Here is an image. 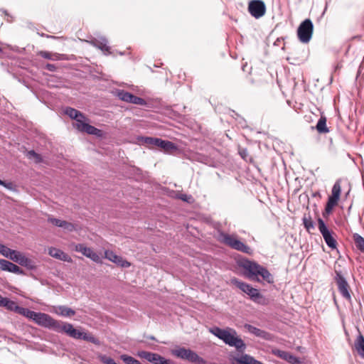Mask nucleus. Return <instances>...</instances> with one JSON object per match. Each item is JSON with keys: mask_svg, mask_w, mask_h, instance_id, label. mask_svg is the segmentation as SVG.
<instances>
[{"mask_svg": "<svg viewBox=\"0 0 364 364\" xmlns=\"http://www.w3.org/2000/svg\"><path fill=\"white\" fill-rule=\"evenodd\" d=\"M24 316L32 320L38 326L53 330L57 333H65L73 338L84 340L97 346L100 345V340L92 334L80 331L75 328L71 323L55 320L47 314L35 312L27 309Z\"/></svg>", "mask_w": 364, "mask_h": 364, "instance_id": "nucleus-1", "label": "nucleus"}, {"mask_svg": "<svg viewBox=\"0 0 364 364\" xmlns=\"http://www.w3.org/2000/svg\"><path fill=\"white\" fill-rule=\"evenodd\" d=\"M209 332L222 340L226 345L235 347L240 353H243L246 349V344L237 333V331L231 328H220L218 326H213L209 328Z\"/></svg>", "mask_w": 364, "mask_h": 364, "instance_id": "nucleus-2", "label": "nucleus"}, {"mask_svg": "<svg viewBox=\"0 0 364 364\" xmlns=\"http://www.w3.org/2000/svg\"><path fill=\"white\" fill-rule=\"evenodd\" d=\"M242 267L247 272V277L253 281L260 282L259 277L269 284L274 282V277L268 269L255 262L245 260Z\"/></svg>", "mask_w": 364, "mask_h": 364, "instance_id": "nucleus-3", "label": "nucleus"}, {"mask_svg": "<svg viewBox=\"0 0 364 364\" xmlns=\"http://www.w3.org/2000/svg\"><path fill=\"white\" fill-rule=\"evenodd\" d=\"M231 283L240 289L242 292L247 294L250 299L259 304H266L267 300L261 294L257 289L253 288L251 285L239 280L237 278L231 279Z\"/></svg>", "mask_w": 364, "mask_h": 364, "instance_id": "nucleus-4", "label": "nucleus"}, {"mask_svg": "<svg viewBox=\"0 0 364 364\" xmlns=\"http://www.w3.org/2000/svg\"><path fill=\"white\" fill-rule=\"evenodd\" d=\"M218 240L232 249L243 253L251 254L252 252V249L248 245L239 240L235 235L219 232Z\"/></svg>", "mask_w": 364, "mask_h": 364, "instance_id": "nucleus-5", "label": "nucleus"}, {"mask_svg": "<svg viewBox=\"0 0 364 364\" xmlns=\"http://www.w3.org/2000/svg\"><path fill=\"white\" fill-rule=\"evenodd\" d=\"M171 353L176 358L188 360L193 363H205L203 358L200 357L196 352L184 347H178L176 348L172 349L171 350Z\"/></svg>", "mask_w": 364, "mask_h": 364, "instance_id": "nucleus-6", "label": "nucleus"}, {"mask_svg": "<svg viewBox=\"0 0 364 364\" xmlns=\"http://www.w3.org/2000/svg\"><path fill=\"white\" fill-rule=\"evenodd\" d=\"M314 25L309 18L302 21L297 29V36L299 40L303 43H307L312 37Z\"/></svg>", "mask_w": 364, "mask_h": 364, "instance_id": "nucleus-7", "label": "nucleus"}, {"mask_svg": "<svg viewBox=\"0 0 364 364\" xmlns=\"http://www.w3.org/2000/svg\"><path fill=\"white\" fill-rule=\"evenodd\" d=\"M335 273L336 276L334 277V280L338 287L339 293L343 296V298L350 302L352 299L350 294L351 290L347 280L340 271L336 270Z\"/></svg>", "mask_w": 364, "mask_h": 364, "instance_id": "nucleus-8", "label": "nucleus"}, {"mask_svg": "<svg viewBox=\"0 0 364 364\" xmlns=\"http://www.w3.org/2000/svg\"><path fill=\"white\" fill-rule=\"evenodd\" d=\"M341 192V180H337L333 186L331 190V196L328 198V201L326 204L325 212L327 214H330L333 208L338 204L340 199Z\"/></svg>", "mask_w": 364, "mask_h": 364, "instance_id": "nucleus-9", "label": "nucleus"}, {"mask_svg": "<svg viewBox=\"0 0 364 364\" xmlns=\"http://www.w3.org/2000/svg\"><path fill=\"white\" fill-rule=\"evenodd\" d=\"M137 356L141 359H144L153 364H175V363L169 359H166L161 355L146 350H140L137 352Z\"/></svg>", "mask_w": 364, "mask_h": 364, "instance_id": "nucleus-10", "label": "nucleus"}, {"mask_svg": "<svg viewBox=\"0 0 364 364\" xmlns=\"http://www.w3.org/2000/svg\"><path fill=\"white\" fill-rule=\"evenodd\" d=\"M318 230L322 235L325 242L331 249H336L337 242L333 236V232L330 231L321 218L318 219Z\"/></svg>", "mask_w": 364, "mask_h": 364, "instance_id": "nucleus-11", "label": "nucleus"}, {"mask_svg": "<svg viewBox=\"0 0 364 364\" xmlns=\"http://www.w3.org/2000/svg\"><path fill=\"white\" fill-rule=\"evenodd\" d=\"M248 11L252 16L258 19L266 13V5L262 0H252L248 4Z\"/></svg>", "mask_w": 364, "mask_h": 364, "instance_id": "nucleus-12", "label": "nucleus"}, {"mask_svg": "<svg viewBox=\"0 0 364 364\" xmlns=\"http://www.w3.org/2000/svg\"><path fill=\"white\" fill-rule=\"evenodd\" d=\"M77 130L82 132H85L88 134L95 135L96 136H102V131L99 129L94 126H92L86 122V121L79 122V124L77 125Z\"/></svg>", "mask_w": 364, "mask_h": 364, "instance_id": "nucleus-13", "label": "nucleus"}, {"mask_svg": "<svg viewBox=\"0 0 364 364\" xmlns=\"http://www.w3.org/2000/svg\"><path fill=\"white\" fill-rule=\"evenodd\" d=\"M11 260L29 269H36L34 262L18 251H16V254L13 255Z\"/></svg>", "mask_w": 364, "mask_h": 364, "instance_id": "nucleus-14", "label": "nucleus"}, {"mask_svg": "<svg viewBox=\"0 0 364 364\" xmlns=\"http://www.w3.org/2000/svg\"><path fill=\"white\" fill-rule=\"evenodd\" d=\"M0 307H4L7 310L16 312L20 315L25 316L27 308L19 306L15 301L10 300L9 298H5L1 306Z\"/></svg>", "mask_w": 364, "mask_h": 364, "instance_id": "nucleus-15", "label": "nucleus"}, {"mask_svg": "<svg viewBox=\"0 0 364 364\" xmlns=\"http://www.w3.org/2000/svg\"><path fill=\"white\" fill-rule=\"evenodd\" d=\"M64 113L68 115L71 119L75 120V127L77 128V125L79 124V122L87 121V119L86 117L80 111L73 108L68 107L65 109Z\"/></svg>", "mask_w": 364, "mask_h": 364, "instance_id": "nucleus-16", "label": "nucleus"}, {"mask_svg": "<svg viewBox=\"0 0 364 364\" xmlns=\"http://www.w3.org/2000/svg\"><path fill=\"white\" fill-rule=\"evenodd\" d=\"M93 46L100 49L105 55L110 54V47L107 45L108 41L105 37L101 36L93 38L90 41Z\"/></svg>", "mask_w": 364, "mask_h": 364, "instance_id": "nucleus-17", "label": "nucleus"}, {"mask_svg": "<svg viewBox=\"0 0 364 364\" xmlns=\"http://www.w3.org/2000/svg\"><path fill=\"white\" fill-rule=\"evenodd\" d=\"M0 269L17 274H22L23 273V271L18 266L4 259H0Z\"/></svg>", "mask_w": 364, "mask_h": 364, "instance_id": "nucleus-18", "label": "nucleus"}, {"mask_svg": "<svg viewBox=\"0 0 364 364\" xmlns=\"http://www.w3.org/2000/svg\"><path fill=\"white\" fill-rule=\"evenodd\" d=\"M105 257L108 259L109 261L117 264V265L122 267H129L131 264L127 260L122 259V257L117 255L112 251H105Z\"/></svg>", "mask_w": 364, "mask_h": 364, "instance_id": "nucleus-19", "label": "nucleus"}, {"mask_svg": "<svg viewBox=\"0 0 364 364\" xmlns=\"http://www.w3.org/2000/svg\"><path fill=\"white\" fill-rule=\"evenodd\" d=\"M244 327L249 333L255 335L257 337L265 340H269L271 338V335L268 332L259 329L254 326L246 323L245 324Z\"/></svg>", "mask_w": 364, "mask_h": 364, "instance_id": "nucleus-20", "label": "nucleus"}, {"mask_svg": "<svg viewBox=\"0 0 364 364\" xmlns=\"http://www.w3.org/2000/svg\"><path fill=\"white\" fill-rule=\"evenodd\" d=\"M48 254L58 259H60L63 262H71L72 259L71 257L66 253H65L63 251H62L60 249L55 248V247H50L48 249Z\"/></svg>", "mask_w": 364, "mask_h": 364, "instance_id": "nucleus-21", "label": "nucleus"}, {"mask_svg": "<svg viewBox=\"0 0 364 364\" xmlns=\"http://www.w3.org/2000/svg\"><path fill=\"white\" fill-rule=\"evenodd\" d=\"M277 355L282 359L287 361L290 364H300L299 358L289 352L284 350H277Z\"/></svg>", "mask_w": 364, "mask_h": 364, "instance_id": "nucleus-22", "label": "nucleus"}, {"mask_svg": "<svg viewBox=\"0 0 364 364\" xmlns=\"http://www.w3.org/2000/svg\"><path fill=\"white\" fill-rule=\"evenodd\" d=\"M55 312L64 317H71L75 314V311L66 306H58Z\"/></svg>", "mask_w": 364, "mask_h": 364, "instance_id": "nucleus-23", "label": "nucleus"}, {"mask_svg": "<svg viewBox=\"0 0 364 364\" xmlns=\"http://www.w3.org/2000/svg\"><path fill=\"white\" fill-rule=\"evenodd\" d=\"M354 346L358 355L364 359V337L362 334L358 336Z\"/></svg>", "mask_w": 364, "mask_h": 364, "instance_id": "nucleus-24", "label": "nucleus"}, {"mask_svg": "<svg viewBox=\"0 0 364 364\" xmlns=\"http://www.w3.org/2000/svg\"><path fill=\"white\" fill-rule=\"evenodd\" d=\"M353 239L355 247L361 252H364V238L359 234L354 233L353 235Z\"/></svg>", "mask_w": 364, "mask_h": 364, "instance_id": "nucleus-25", "label": "nucleus"}, {"mask_svg": "<svg viewBox=\"0 0 364 364\" xmlns=\"http://www.w3.org/2000/svg\"><path fill=\"white\" fill-rule=\"evenodd\" d=\"M160 145L159 148L163 149L166 152H172L177 150L176 145L172 141L168 140H162V143Z\"/></svg>", "mask_w": 364, "mask_h": 364, "instance_id": "nucleus-26", "label": "nucleus"}, {"mask_svg": "<svg viewBox=\"0 0 364 364\" xmlns=\"http://www.w3.org/2000/svg\"><path fill=\"white\" fill-rule=\"evenodd\" d=\"M116 96L122 101L129 103L132 93L124 90H117L116 91Z\"/></svg>", "mask_w": 364, "mask_h": 364, "instance_id": "nucleus-27", "label": "nucleus"}, {"mask_svg": "<svg viewBox=\"0 0 364 364\" xmlns=\"http://www.w3.org/2000/svg\"><path fill=\"white\" fill-rule=\"evenodd\" d=\"M316 129L319 133H327L329 132L328 129L326 127V117H321L316 124Z\"/></svg>", "mask_w": 364, "mask_h": 364, "instance_id": "nucleus-28", "label": "nucleus"}, {"mask_svg": "<svg viewBox=\"0 0 364 364\" xmlns=\"http://www.w3.org/2000/svg\"><path fill=\"white\" fill-rule=\"evenodd\" d=\"M0 253L4 257L11 259L13 255L16 254V250H11L4 245L0 244Z\"/></svg>", "mask_w": 364, "mask_h": 364, "instance_id": "nucleus-29", "label": "nucleus"}, {"mask_svg": "<svg viewBox=\"0 0 364 364\" xmlns=\"http://www.w3.org/2000/svg\"><path fill=\"white\" fill-rule=\"evenodd\" d=\"M75 250L78 252H81L83 255L88 257L90 256L91 248L85 246L83 244H77L75 245Z\"/></svg>", "mask_w": 364, "mask_h": 364, "instance_id": "nucleus-30", "label": "nucleus"}, {"mask_svg": "<svg viewBox=\"0 0 364 364\" xmlns=\"http://www.w3.org/2000/svg\"><path fill=\"white\" fill-rule=\"evenodd\" d=\"M162 140L163 139H159V138L150 137V136H146V137L144 138V141L145 144H146L148 145H151V146H154L156 147L160 146V145L161 144V143H162Z\"/></svg>", "mask_w": 364, "mask_h": 364, "instance_id": "nucleus-31", "label": "nucleus"}, {"mask_svg": "<svg viewBox=\"0 0 364 364\" xmlns=\"http://www.w3.org/2000/svg\"><path fill=\"white\" fill-rule=\"evenodd\" d=\"M302 220L303 225L308 232H310L311 230L314 229V223L311 220V217L310 216V215H309L308 216L305 215Z\"/></svg>", "mask_w": 364, "mask_h": 364, "instance_id": "nucleus-32", "label": "nucleus"}, {"mask_svg": "<svg viewBox=\"0 0 364 364\" xmlns=\"http://www.w3.org/2000/svg\"><path fill=\"white\" fill-rule=\"evenodd\" d=\"M120 359L125 363V364H141V363L135 359L134 358L123 354L120 355Z\"/></svg>", "mask_w": 364, "mask_h": 364, "instance_id": "nucleus-33", "label": "nucleus"}, {"mask_svg": "<svg viewBox=\"0 0 364 364\" xmlns=\"http://www.w3.org/2000/svg\"><path fill=\"white\" fill-rule=\"evenodd\" d=\"M129 103H132L134 105H142V106H145L147 104L144 99L137 97V96H135L133 94H132Z\"/></svg>", "mask_w": 364, "mask_h": 364, "instance_id": "nucleus-34", "label": "nucleus"}, {"mask_svg": "<svg viewBox=\"0 0 364 364\" xmlns=\"http://www.w3.org/2000/svg\"><path fill=\"white\" fill-rule=\"evenodd\" d=\"M26 156L28 159H33L36 163H39L42 161L41 155L37 154L34 150L28 151Z\"/></svg>", "mask_w": 364, "mask_h": 364, "instance_id": "nucleus-35", "label": "nucleus"}, {"mask_svg": "<svg viewBox=\"0 0 364 364\" xmlns=\"http://www.w3.org/2000/svg\"><path fill=\"white\" fill-rule=\"evenodd\" d=\"M38 55L45 59L53 60V53L48 51L41 50L38 53Z\"/></svg>", "mask_w": 364, "mask_h": 364, "instance_id": "nucleus-36", "label": "nucleus"}, {"mask_svg": "<svg viewBox=\"0 0 364 364\" xmlns=\"http://www.w3.org/2000/svg\"><path fill=\"white\" fill-rule=\"evenodd\" d=\"M62 228L68 230V232H73L75 230V226L73 223L63 220Z\"/></svg>", "mask_w": 364, "mask_h": 364, "instance_id": "nucleus-37", "label": "nucleus"}, {"mask_svg": "<svg viewBox=\"0 0 364 364\" xmlns=\"http://www.w3.org/2000/svg\"><path fill=\"white\" fill-rule=\"evenodd\" d=\"M48 221L51 223L53 225L59 228L62 227L63 223V220L54 218H48Z\"/></svg>", "mask_w": 364, "mask_h": 364, "instance_id": "nucleus-38", "label": "nucleus"}, {"mask_svg": "<svg viewBox=\"0 0 364 364\" xmlns=\"http://www.w3.org/2000/svg\"><path fill=\"white\" fill-rule=\"evenodd\" d=\"M178 198L182 200L183 201H186V202H188V203L191 202V200L193 199L191 196H188V195L184 194V193H180L178 196Z\"/></svg>", "mask_w": 364, "mask_h": 364, "instance_id": "nucleus-39", "label": "nucleus"}, {"mask_svg": "<svg viewBox=\"0 0 364 364\" xmlns=\"http://www.w3.org/2000/svg\"><path fill=\"white\" fill-rule=\"evenodd\" d=\"M88 258H90L92 260L95 262H97L100 259L99 255L93 250L91 251L90 256H88Z\"/></svg>", "mask_w": 364, "mask_h": 364, "instance_id": "nucleus-40", "label": "nucleus"}, {"mask_svg": "<svg viewBox=\"0 0 364 364\" xmlns=\"http://www.w3.org/2000/svg\"><path fill=\"white\" fill-rule=\"evenodd\" d=\"M46 69L50 72H55L56 70V66L54 64L47 63L45 66Z\"/></svg>", "mask_w": 364, "mask_h": 364, "instance_id": "nucleus-41", "label": "nucleus"}, {"mask_svg": "<svg viewBox=\"0 0 364 364\" xmlns=\"http://www.w3.org/2000/svg\"><path fill=\"white\" fill-rule=\"evenodd\" d=\"M63 55L61 54H59V53H53V60H62L63 58H62Z\"/></svg>", "mask_w": 364, "mask_h": 364, "instance_id": "nucleus-42", "label": "nucleus"}, {"mask_svg": "<svg viewBox=\"0 0 364 364\" xmlns=\"http://www.w3.org/2000/svg\"><path fill=\"white\" fill-rule=\"evenodd\" d=\"M4 184L2 185L4 187L8 188V189H12L13 188V184L11 183H7L6 181H4Z\"/></svg>", "mask_w": 364, "mask_h": 364, "instance_id": "nucleus-43", "label": "nucleus"}, {"mask_svg": "<svg viewBox=\"0 0 364 364\" xmlns=\"http://www.w3.org/2000/svg\"><path fill=\"white\" fill-rule=\"evenodd\" d=\"M5 298H6V297H3V296L0 294V306H1V304H2V303H3V301H4V299H5Z\"/></svg>", "mask_w": 364, "mask_h": 364, "instance_id": "nucleus-44", "label": "nucleus"}, {"mask_svg": "<svg viewBox=\"0 0 364 364\" xmlns=\"http://www.w3.org/2000/svg\"><path fill=\"white\" fill-rule=\"evenodd\" d=\"M245 151L240 152V155L242 158H245Z\"/></svg>", "mask_w": 364, "mask_h": 364, "instance_id": "nucleus-45", "label": "nucleus"}, {"mask_svg": "<svg viewBox=\"0 0 364 364\" xmlns=\"http://www.w3.org/2000/svg\"><path fill=\"white\" fill-rule=\"evenodd\" d=\"M0 185H4V181H2V180H1V179H0Z\"/></svg>", "mask_w": 364, "mask_h": 364, "instance_id": "nucleus-46", "label": "nucleus"}, {"mask_svg": "<svg viewBox=\"0 0 364 364\" xmlns=\"http://www.w3.org/2000/svg\"><path fill=\"white\" fill-rule=\"evenodd\" d=\"M150 339H151V340H154V339H155V338H154V336H151V337H150Z\"/></svg>", "mask_w": 364, "mask_h": 364, "instance_id": "nucleus-47", "label": "nucleus"}, {"mask_svg": "<svg viewBox=\"0 0 364 364\" xmlns=\"http://www.w3.org/2000/svg\"><path fill=\"white\" fill-rule=\"evenodd\" d=\"M3 52V49L2 48L0 47V53H2Z\"/></svg>", "mask_w": 364, "mask_h": 364, "instance_id": "nucleus-48", "label": "nucleus"}]
</instances>
